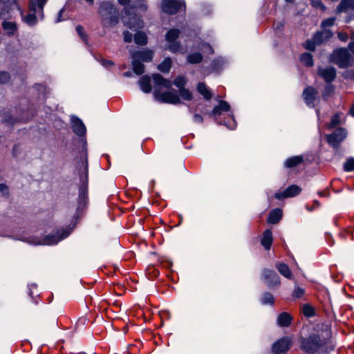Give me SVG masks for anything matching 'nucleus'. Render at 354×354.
I'll list each match as a JSON object with an SVG mask.
<instances>
[{
  "label": "nucleus",
  "mask_w": 354,
  "mask_h": 354,
  "mask_svg": "<svg viewBox=\"0 0 354 354\" xmlns=\"http://www.w3.org/2000/svg\"><path fill=\"white\" fill-rule=\"evenodd\" d=\"M300 348L306 354H326L334 350L330 335L313 333L300 339Z\"/></svg>",
  "instance_id": "1"
},
{
  "label": "nucleus",
  "mask_w": 354,
  "mask_h": 354,
  "mask_svg": "<svg viewBox=\"0 0 354 354\" xmlns=\"http://www.w3.org/2000/svg\"><path fill=\"white\" fill-rule=\"evenodd\" d=\"M152 78L154 84L153 95L157 101L173 104H176L180 102V97L176 92H161V90L163 88H170L171 87L172 84L169 80L165 79L158 73L153 74Z\"/></svg>",
  "instance_id": "2"
},
{
  "label": "nucleus",
  "mask_w": 354,
  "mask_h": 354,
  "mask_svg": "<svg viewBox=\"0 0 354 354\" xmlns=\"http://www.w3.org/2000/svg\"><path fill=\"white\" fill-rule=\"evenodd\" d=\"M79 176L78 186V200L77 212L79 213L82 211L88 205V162L86 160L83 161L77 168Z\"/></svg>",
  "instance_id": "3"
},
{
  "label": "nucleus",
  "mask_w": 354,
  "mask_h": 354,
  "mask_svg": "<svg viewBox=\"0 0 354 354\" xmlns=\"http://www.w3.org/2000/svg\"><path fill=\"white\" fill-rule=\"evenodd\" d=\"M98 13L101 17V23L103 27H113L119 22V11L111 2H102L99 6Z\"/></svg>",
  "instance_id": "4"
},
{
  "label": "nucleus",
  "mask_w": 354,
  "mask_h": 354,
  "mask_svg": "<svg viewBox=\"0 0 354 354\" xmlns=\"http://www.w3.org/2000/svg\"><path fill=\"white\" fill-rule=\"evenodd\" d=\"M48 0H30L28 8L30 12L24 15L23 10H20L22 21L29 26H34L37 24V17L42 20L44 19V7Z\"/></svg>",
  "instance_id": "5"
},
{
  "label": "nucleus",
  "mask_w": 354,
  "mask_h": 354,
  "mask_svg": "<svg viewBox=\"0 0 354 354\" xmlns=\"http://www.w3.org/2000/svg\"><path fill=\"white\" fill-rule=\"evenodd\" d=\"M330 62L341 68H345L352 65L353 58L348 49L340 48L333 50L330 57Z\"/></svg>",
  "instance_id": "6"
},
{
  "label": "nucleus",
  "mask_w": 354,
  "mask_h": 354,
  "mask_svg": "<svg viewBox=\"0 0 354 354\" xmlns=\"http://www.w3.org/2000/svg\"><path fill=\"white\" fill-rule=\"evenodd\" d=\"M71 232V230L62 229L57 230L56 234L46 236L42 240L35 241L31 239L28 241L29 243L33 245H55L57 244L60 241L66 238Z\"/></svg>",
  "instance_id": "7"
},
{
  "label": "nucleus",
  "mask_w": 354,
  "mask_h": 354,
  "mask_svg": "<svg viewBox=\"0 0 354 354\" xmlns=\"http://www.w3.org/2000/svg\"><path fill=\"white\" fill-rule=\"evenodd\" d=\"M185 0H162L161 10L167 15H173L180 12H185Z\"/></svg>",
  "instance_id": "8"
},
{
  "label": "nucleus",
  "mask_w": 354,
  "mask_h": 354,
  "mask_svg": "<svg viewBox=\"0 0 354 354\" xmlns=\"http://www.w3.org/2000/svg\"><path fill=\"white\" fill-rule=\"evenodd\" d=\"M180 31L176 28H171L165 35V40L167 42V48L171 53L179 52L182 49L181 44L177 41Z\"/></svg>",
  "instance_id": "9"
},
{
  "label": "nucleus",
  "mask_w": 354,
  "mask_h": 354,
  "mask_svg": "<svg viewBox=\"0 0 354 354\" xmlns=\"http://www.w3.org/2000/svg\"><path fill=\"white\" fill-rule=\"evenodd\" d=\"M347 131L343 127H338L330 134L326 136V139L327 142L334 149L339 148L341 143L347 137Z\"/></svg>",
  "instance_id": "10"
},
{
  "label": "nucleus",
  "mask_w": 354,
  "mask_h": 354,
  "mask_svg": "<svg viewBox=\"0 0 354 354\" xmlns=\"http://www.w3.org/2000/svg\"><path fill=\"white\" fill-rule=\"evenodd\" d=\"M262 278L268 288L280 285V278L275 271L270 269H264L262 272Z\"/></svg>",
  "instance_id": "11"
},
{
  "label": "nucleus",
  "mask_w": 354,
  "mask_h": 354,
  "mask_svg": "<svg viewBox=\"0 0 354 354\" xmlns=\"http://www.w3.org/2000/svg\"><path fill=\"white\" fill-rule=\"evenodd\" d=\"M291 344L292 341L290 338L282 337L273 344L272 352L274 354H285L290 348Z\"/></svg>",
  "instance_id": "12"
},
{
  "label": "nucleus",
  "mask_w": 354,
  "mask_h": 354,
  "mask_svg": "<svg viewBox=\"0 0 354 354\" xmlns=\"http://www.w3.org/2000/svg\"><path fill=\"white\" fill-rule=\"evenodd\" d=\"M317 74L326 83L332 82L336 77V70L333 66L321 67L317 68Z\"/></svg>",
  "instance_id": "13"
},
{
  "label": "nucleus",
  "mask_w": 354,
  "mask_h": 354,
  "mask_svg": "<svg viewBox=\"0 0 354 354\" xmlns=\"http://www.w3.org/2000/svg\"><path fill=\"white\" fill-rule=\"evenodd\" d=\"M318 95L317 91L313 86H307L303 91V98L307 106L314 107Z\"/></svg>",
  "instance_id": "14"
},
{
  "label": "nucleus",
  "mask_w": 354,
  "mask_h": 354,
  "mask_svg": "<svg viewBox=\"0 0 354 354\" xmlns=\"http://www.w3.org/2000/svg\"><path fill=\"white\" fill-rule=\"evenodd\" d=\"M301 192V189L296 185H292L288 187L283 192H277L274 197L277 199L282 200L286 198L294 197L299 195Z\"/></svg>",
  "instance_id": "15"
},
{
  "label": "nucleus",
  "mask_w": 354,
  "mask_h": 354,
  "mask_svg": "<svg viewBox=\"0 0 354 354\" xmlns=\"http://www.w3.org/2000/svg\"><path fill=\"white\" fill-rule=\"evenodd\" d=\"M15 7L20 10L17 5L16 0H0V19H6L10 11Z\"/></svg>",
  "instance_id": "16"
},
{
  "label": "nucleus",
  "mask_w": 354,
  "mask_h": 354,
  "mask_svg": "<svg viewBox=\"0 0 354 354\" xmlns=\"http://www.w3.org/2000/svg\"><path fill=\"white\" fill-rule=\"evenodd\" d=\"M230 109V106L227 102L220 100L218 104L215 106L210 113V115L218 122V117L223 113L227 112Z\"/></svg>",
  "instance_id": "17"
},
{
  "label": "nucleus",
  "mask_w": 354,
  "mask_h": 354,
  "mask_svg": "<svg viewBox=\"0 0 354 354\" xmlns=\"http://www.w3.org/2000/svg\"><path fill=\"white\" fill-rule=\"evenodd\" d=\"M71 127L73 132L79 137H83L86 134V127L83 122L77 116L71 118Z\"/></svg>",
  "instance_id": "18"
},
{
  "label": "nucleus",
  "mask_w": 354,
  "mask_h": 354,
  "mask_svg": "<svg viewBox=\"0 0 354 354\" xmlns=\"http://www.w3.org/2000/svg\"><path fill=\"white\" fill-rule=\"evenodd\" d=\"M153 53L151 50L145 49L133 52L131 59H136L143 62H149L153 59Z\"/></svg>",
  "instance_id": "19"
},
{
  "label": "nucleus",
  "mask_w": 354,
  "mask_h": 354,
  "mask_svg": "<svg viewBox=\"0 0 354 354\" xmlns=\"http://www.w3.org/2000/svg\"><path fill=\"white\" fill-rule=\"evenodd\" d=\"M333 37V32L329 30H324L322 31H317L315 33L313 39L316 42L317 45H320L322 43L326 41Z\"/></svg>",
  "instance_id": "20"
},
{
  "label": "nucleus",
  "mask_w": 354,
  "mask_h": 354,
  "mask_svg": "<svg viewBox=\"0 0 354 354\" xmlns=\"http://www.w3.org/2000/svg\"><path fill=\"white\" fill-rule=\"evenodd\" d=\"M293 320L292 316L287 313V312H283L278 315L277 318V324L280 327H289L292 322Z\"/></svg>",
  "instance_id": "21"
},
{
  "label": "nucleus",
  "mask_w": 354,
  "mask_h": 354,
  "mask_svg": "<svg viewBox=\"0 0 354 354\" xmlns=\"http://www.w3.org/2000/svg\"><path fill=\"white\" fill-rule=\"evenodd\" d=\"M1 26H2V28L4 30L5 33L8 36L15 35L18 30L17 25L14 21H9L4 20L1 24Z\"/></svg>",
  "instance_id": "22"
},
{
  "label": "nucleus",
  "mask_w": 354,
  "mask_h": 354,
  "mask_svg": "<svg viewBox=\"0 0 354 354\" xmlns=\"http://www.w3.org/2000/svg\"><path fill=\"white\" fill-rule=\"evenodd\" d=\"M124 25L131 30H136L143 26L144 22L140 18L134 16L129 17L128 21H124Z\"/></svg>",
  "instance_id": "23"
},
{
  "label": "nucleus",
  "mask_w": 354,
  "mask_h": 354,
  "mask_svg": "<svg viewBox=\"0 0 354 354\" xmlns=\"http://www.w3.org/2000/svg\"><path fill=\"white\" fill-rule=\"evenodd\" d=\"M349 10H354V0H341L336 8V12H346Z\"/></svg>",
  "instance_id": "24"
},
{
  "label": "nucleus",
  "mask_w": 354,
  "mask_h": 354,
  "mask_svg": "<svg viewBox=\"0 0 354 354\" xmlns=\"http://www.w3.org/2000/svg\"><path fill=\"white\" fill-rule=\"evenodd\" d=\"M261 243L266 250L270 249L272 243V233L271 230L267 229L264 231Z\"/></svg>",
  "instance_id": "25"
},
{
  "label": "nucleus",
  "mask_w": 354,
  "mask_h": 354,
  "mask_svg": "<svg viewBox=\"0 0 354 354\" xmlns=\"http://www.w3.org/2000/svg\"><path fill=\"white\" fill-rule=\"evenodd\" d=\"M140 89L145 93L151 91V78L148 75H143L138 82Z\"/></svg>",
  "instance_id": "26"
},
{
  "label": "nucleus",
  "mask_w": 354,
  "mask_h": 354,
  "mask_svg": "<svg viewBox=\"0 0 354 354\" xmlns=\"http://www.w3.org/2000/svg\"><path fill=\"white\" fill-rule=\"evenodd\" d=\"M276 268L279 273L288 279H293V274L288 266L283 263H277Z\"/></svg>",
  "instance_id": "27"
},
{
  "label": "nucleus",
  "mask_w": 354,
  "mask_h": 354,
  "mask_svg": "<svg viewBox=\"0 0 354 354\" xmlns=\"http://www.w3.org/2000/svg\"><path fill=\"white\" fill-rule=\"evenodd\" d=\"M282 214V210L279 208L272 210L268 216V223L272 224L277 223L281 219Z\"/></svg>",
  "instance_id": "28"
},
{
  "label": "nucleus",
  "mask_w": 354,
  "mask_h": 354,
  "mask_svg": "<svg viewBox=\"0 0 354 354\" xmlns=\"http://www.w3.org/2000/svg\"><path fill=\"white\" fill-rule=\"evenodd\" d=\"M197 91L202 95L206 100H210L212 97V93L211 90L203 82L198 84Z\"/></svg>",
  "instance_id": "29"
},
{
  "label": "nucleus",
  "mask_w": 354,
  "mask_h": 354,
  "mask_svg": "<svg viewBox=\"0 0 354 354\" xmlns=\"http://www.w3.org/2000/svg\"><path fill=\"white\" fill-rule=\"evenodd\" d=\"M304 160L302 156H295L288 158L284 162V167L286 168H294L301 164Z\"/></svg>",
  "instance_id": "30"
},
{
  "label": "nucleus",
  "mask_w": 354,
  "mask_h": 354,
  "mask_svg": "<svg viewBox=\"0 0 354 354\" xmlns=\"http://www.w3.org/2000/svg\"><path fill=\"white\" fill-rule=\"evenodd\" d=\"M203 56L200 53H193L187 57V62L192 64H199L203 61Z\"/></svg>",
  "instance_id": "31"
},
{
  "label": "nucleus",
  "mask_w": 354,
  "mask_h": 354,
  "mask_svg": "<svg viewBox=\"0 0 354 354\" xmlns=\"http://www.w3.org/2000/svg\"><path fill=\"white\" fill-rule=\"evenodd\" d=\"M132 68L133 72L138 75H142L145 72L144 64L136 59H132Z\"/></svg>",
  "instance_id": "32"
},
{
  "label": "nucleus",
  "mask_w": 354,
  "mask_h": 354,
  "mask_svg": "<svg viewBox=\"0 0 354 354\" xmlns=\"http://www.w3.org/2000/svg\"><path fill=\"white\" fill-rule=\"evenodd\" d=\"M260 301L263 305L272 306L274 303V298L271 293L265 292L262 294Z\"/></svg>",
  "instance_id": "33"
},
{
  "label": "nucleus",
  "mask_w": 354,
  "mask_h": 354,
  "mask_svg": "<svg viewBox=\"0 0 354 354\" xmlns=\"http://www.w3.org/2000/svg\"><path fill=\"white\" fill-rule=\"evenodd\" d=\"M134 41L138 45H146L147 43V37L145 32H138L134 35Z\"/></svg>",
  "instance_id": "34"
},
{
  "label": "nucleus",
  "mask_w": 354,
  "mask_h": 354,
  "mask_svg": "<svg viewBox=\"0 0 354 354\" xmlns=\"http://www.w3.org/2000/svg\"><path fill=\"white\" fill-rule=\"evenodd\" d=\"M341 113H337L330 119V121L326 124V127L328 129L335 128L341 123Z\"/></svg>",
  "instance_id": "35"
},
{
  "label": "nucleus",
  "mask_w": 354,
  "mask_h": 354,
  "mask_svg": "<svg viewBox=\"0 0 354 354\" xmlns=\"http://www.w3.org/2000/svg\"><path fill=\"white\" fill-rule=\"evenodd\" d=\"M225 64V61L223 58L218 57L212 62L211 67L214 71L219 72L222 70Z\"/></svg>",
  "instance_id": "36"
},
{
  "label": "nucleus",
  "mask_w": 354,
  "mask_h": 354,
  "mask_svg": "<svg viewBox=\"0 0 354 354\" xmlns=\"http://www.w3.org/2000/svg\"><path fill=\"white\" fill-rule=\"evenodd\" d=\"M301 62L307 67H310L313 65V55L309 53H304L300 57Z\"/></svg>",
  "instance_id": "37"
},
{
  "label": "nucleus",
  "mask_w": 354,
  "mask_h": 354,
  "mask_svg": "<svg viewBox=\"0 0 354 354\" xmlns=\"http://www.w3.org/2000/svg\"><path fill=\"white\" fill-rule=\"evenodd\" d=\"M171 67V59L169 57H167L158 66V69L162 73H167L169 71Z\"/></svg>",
  "instance_id": "38"
},
{
  "label": "nucleus",
  "mask_w": 354,
  "mask_h": 354,
  "mask_svg": "<svg viewBox=\"0 0 354 354\" xmlns=\"http://www.w3.org/2000/svg\"><path fill=\"white\" fill-rule=\"evenodd\" d=\"M302 313L306 317H313L315 315V310L310 305L306 304L302 306Z\"/></svg>",
  "instance_id": "39"
},
{
  "label": "nucleus",
  "mask_w": 354,
  "mask_h": 354,
  "mask_svg": "<svg viewBox=\"0 0 354 354\" xmlns=\"http://www.w3.org/2000/svg\"><path fill=\"white\" fill-rule=\"evenodd\" d=\"M343 169L346 172L354 171V158L349 157L343 165Z\"/></svg>",
  "instance_id": "40"
},
{
  "label": "nucleus",
  "mask_w": 354,
  "mask_h": 354,
  "mask_svg": "<svg viewBox=\"0 0 354 354\" xmlns=\"http://www.w3.org/2000/svg\"><path fill=\"white\" fill-rule=\"evenodd\" d=\"M95 59L106 68H109L114 65V63L112 61L105 59L100 55L96 56Z\"/></svg>",
  "instance_id": "41"
},
{
  "label": "nucleus",
  "mask_w": 354,
  "mask_h": 354,
  "mask_svg": "<svg viewBox=\"0 0 354 354\" xmlns=\"http://www.w3.org/2000/svg\"><path fill=\"white\" fill-rule=\"evenodd\" d=\"M179 94L183 100H191L192 98V93L187 88H183L179 90Z\"/></svg>",
  "instance_id": "42"
},
{
  "label": "nucleus",
  "mask_w": 354,
  "mask_h": 354,
  "mask_svg": "<svg viewBox=\"0 0 354 354\" xmlns=\"http://www.w3.org/2000/svg\"><path fill=\"white\" fill-rule=\"evenodd\" d=\"M305 294V290L299 286H295L292 292V297L295 299H299L302 297Z\"/></svg>",
  "instance_id": "43"
},
{
  "label": "nucleus",
  "mask_w": 354,
  "mask_h": 354,
  "mask_svg": "<svg viewBox=\"0 0 354 354\" xmlns=\"http://www.w3.org/2000/svg\"><path fill=\"white\" fill-rule=\"evenodd\" d=\"M185 84H186V80L183 76H179V77H176L174 81V84L176 86H177L178 88H179V90L183 88H185L184 86L185 85Z\"/></svg>",
  "instance_id": "44"
},
{
  "label": "nucleus",
  "mask_w": 354,
  "mask_h": 354,
  "mask_svg": "<svg viewBox=\"0 0 354 354\" xmlns=\"http://www.w3.org/2000/svg\"><path fill=\"white\" fill-rule=\"evenodd\" d=\"M316 42L314 41L313 39L307 40L304 44V46L306 49L310 50V51H315L316 48Z\"/></svg>",
  "instance_id": "45"
},
{
  "label": "nucleus",
  "mask_w": 354,
  "mask_h": 354,
  "mask_svg": "<svg viewBox=\"0 0 354 354\" xmlns=\"http://www.w3.org/2000/svg\"><path fill=\"white\" fill-rule=\"evenodd\" d=\"M335 17H329L322 21L321 26L322 28L330 27L334 25L335 21Z\"/></svg>",
  "instance_id": "46"
},
{
  "label": "nucleus",
  "mask_w": 354,
  "mask_h": 354,
  "mask_svg": "<svg viewBox=\"0 0 354 354\" xmlns=\"http://www.w3.org/2000/svg\"><path fill=\"white\" fill-rule=\"evenodd\" d=\"M310 4L313 8L320 9L322 11L326 10V7L320 0H310Z\"/></svg>",
  "instance_id": "47"
},
{
  "label": "nucleus",
  "mask_w": 354,
  "mask_h": 354,
  "mask_svg": "<svg viewBox=\"0 0 354 354\" xmlns=\"http://www.w3.org/2000/svg\"><path fill=\"white\" fill-rule=\"evenodd\" d=\"M10 80V75L9 73L6 71L0 72V84H6Z\"/></svg>",
  "instance_id": "48"
},
{
  "label": "nucleus",
  "mask_w": 354,
  "mask_h": 354,
  "mask_svg": "<svg viewBox=\"0 0 354 354\" xmlns=\"http://www.w3.org/2000/svg\"><path fill=\"white\" fill-rule=\"evenodd\" d=\"M76 31H77V34L79 35V36L81 37V39L84 41H87V35L84 32V28L82 26H80V25L77 26L76 27Z\"/></svg>",
  "instance_id": "49"
},
{
  "label": "nucleus",
  "mask_w": 354,
  "mask_h": 354,
  "mask_svg": "<svg viewBox=\"0 0 354 354\" xmlns=\"http://www.w3.org/2000/svg\"><path fill=\"white\" fill-rule=\"evenodd\" d=\"M3 120L5 123H6L8 125L13 124L14 123L17 122V119L13 118L12 116H6L3 118Z\"/></svg>",
  "instance_id": "50"
},
{
  "label": "nucleus",
  "mask_w": 354,
  "mask_h": 354,
  "mask_svg": "<svg viewBox=\"0 0 354 354\" xmlns=\"http://www.w3.org/2000/svg\"><path fill=\"white\" fill-rule=\"evenodd\" d=\"M132 34L128 30L123 32L124 41L125 42H131L132 41Z\"/></svg>",
  "instance_id": "51"
},
{
  "label": "nucleus",
  "mask_w": 354,
  "mask_h": 354,
  "mask_svg": "<svg viewBox=\"0 0 354 354\" xmlns=\"http://www.w3.org/2000/svg\"><path fill=\"white\" fill-rule=\"evenodd\" d=\"M37 286L35 283L28 285V295L30 297H33L35 295L34 290H37Z\"/></svg>",
  "instance_id": "52"
},
{
  "label": "nucleus",
  "mask_w": 354,
  "mask_h": 354,
  "mask_svg": "<svg viewBox=\"0 0 354 354\" xmlns=\"http://www.w3.org/2000/svg\"><path fill=\"white\" fill-rule=\"evenodd\" d=\"M284 23L283 21H277L274 23L273 27L276 31H280L283 27Z\"/></svg>",
  "instance_id": "53"
},
{
  "label": "nucleus",
  "mask_w": 354,
  "mask_h": 354,
  "mask_svg": "<svg viewBox=\"0 0 354 354\" xmlns=\"http://www.w3.org/2000/svg\"><path fill=\"white\" fill-rule=\"evenodd\" d=\"M333 92V86L327 85L325 87V91H324V93L323 94V97H326V95H330Z\"/></svg>",
  "instance_id": "54"
},
{
  "label": "nucleus",
  "mask_w": 354,
  "mask_h": 354,
  "mask_svg": "<svg viewBox=\"0 0 354 354\" xmlns=\"http://www.w3.org/2000/svg\"><path fill=\"white\" fill-rule=\"evenodd\" d=\"M218 123L225 125L227 128H229L230 129H234L236 127V124H235L236 122H235L234 118L232 116V123L231 124H227L225 122L223 123H222V122H218Z\"/></svg>",
  "instance_id": "55"
},
{
  "label": "nucleus",
  "mask_w": 354,
  "mask_h": 354,
  "mask_svg": "<svg viewBox=\"0 0 354 354\" xmlns=\"http://www.w3.org/2000/svg\"><path fill=\"white\" fill-rule=\"evenodd\" d=\"M193 120L194 122L202 123L203 121V118L202 117L201 115L196 113L194 115Z\"/></svg>",
  "instance_id": "56"
},
{
  "label": "nucleus",
  "mask_w": 354,
  "mask_h": 354,
  "mask_svg": "<svg viewBox=\"0 0 354 354\" xmlns=\"http://www.w3.org/2000/svg\"><path fill=\"white\" fill-rule=\"evenodd\" d=\"M8 188L7 185L3 183H1L0 184V192L3 194L5 195V194H8Z\"/></svg>",
  "instance_id": "57"
},
{
  "label": "nucleus",
  "mask_w": 354,
  "mask_h": 354,
  "mask_svg": "<svg viewBox=\"0 0 354 354\" xmlns=\"http://www.w3.org/2000/svg\"><path fill=\"white\" fill-rule=\"evenodd\" d=\"M63 12H64V8L61 9V10L59 11V12H58V14H57V18H56V19H55V23H59V22H60V21H62V13H63Z\"/></svg>",
  "instance_id": "58"
},
{
  "label": "nucleus",
  "mask_w": 354,
  "mask_h": 354,
  "mask_svg": "<svg viewBox=\"0 0 354 354\" xmlns=\"http://www.w3.org/2000/svg\"><path fill=\"white\" fill-rule=\"evenodd\" d=\"M338 37L341 41H346L348 39V35L346 33H338Z\"/></svg>",
  "instance_id": "59"
},
{
  "label": "nucleus",
  "mask_w": 354,
  "mask_h": 354,
  "mask_svg": "<svg viewBox=\"0 0 354 354\" xmlns=\"http://www.w3.org/2000/svg\"><path fill=\"white\" fill-rule=\"evenodd\" d=\"M119 3L122 6H127L129 3V0H118Z\"/></svg>",
  "instance_id": "60"
},
{
  "label": "nucleus",
  "mask_w": 354,
  "mask_h": 354,
  "mask_svg": "<svg viewBox=\"0 0 354 354\" xmlns=\"http://www.w3.org/2000/svg\"><path fill=\"white\" fill-rule=\"evenodd\" d=\"M348 49L354 54V41L349 43Z\"/></svg>",
  "instance_id": "61"
},
{
  "label": "nucleus",
  "mask_w": 354,
  "mask_h": 354,
  "mask_svg": "<svg viewBox=\"0 0 354 354\" xmlns=\"http://www.w3.org/2000/svg\"><path fill=\"white\" fill-rule=\"evenodd\" d=\"M349 114L354 117V104L351 106L350 110H349Z\"/></svg>",
  "instance_id": "62"
},
{
  "label": "nucleus",
  "mask_w": 354,
  "mask_h": 354,
  "mask_svg": "<svg viewBox=\"0 0 354 354\" xmlns=\"http://www.w3.org/2000/svg\"><path fill=\"white\" fill-rule=\"evenodd\" d=\"M319 206V203L317 201H314L313 207L315 208V207H318Z\"/></svg>",
  "instance_id": "63"
},
{
  "label": "nucleus",
  "mask_w": 354,
  "mask_h": 354,
  "mask_svg": "<svg viewBox=\"0 0 354 354\" xmlns=\"http://www.w3.org/2000/svg\"><path fill=\"white\" fill-rule=\"evenodd\" d=\"M124 75L126 76V77H130L131 75V72L127 71V72L124 73Z\"/></svg>",
  "instance_id": "64"
}]
</instances>
